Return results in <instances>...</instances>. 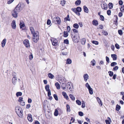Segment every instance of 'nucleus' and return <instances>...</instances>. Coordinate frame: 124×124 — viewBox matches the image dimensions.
Wrapping results in <instances>:
<instances>
[{
    "label": "nucleus",
    "instance_id": "052dcab7",
    "mask_svg": "<svg viewBox=\"0 0 124 124\" xmlns=\"http://www.w3.org/2000/svg\"><path fill=\"white\" fill-rule=\"evenodd\" d=\"M14 1V0H8V4H10L12 3Z\"/></svg>",
    "mask_w": 124,
    "mask_h": 124
},
{
    "label": "nucleus",
    "instance_id": "49530a36",
    "mask_svg": "<svg viewBox=\"0 0 124 124\" xmlns=\"http://www.w3.org/2000/svg\"><path fill=\"white\" fill-rule=\"evenodd\" d=\"M100 19L102 21H104V17L102 15H100Z\"/></svg>",
    "mask_w": 124,
    "mask_h": 124
},
{
    "label": "nucleus",
    "instance_id": "4468645a",
    "mask_svg": "<svg viewBox=\"0 0 124 124\" xmlns=\"http://www.w3.org/2000/svg\"><path fill=\"white\" fill-rule=\"evenodd\" d=\"M6 42V39H4L2 41L1 43V46L2 47H4L5 45Z\"/></svg>",
    "mask_w": 124,
    "mask_h": 124
},
{
    "label": "nucleus",
    "instance_id": "e433bc0d",
    "mask_svg": "<svg viewBox=\"0 0 124 124\" xmlns=\"http://www.w3.org/2000/svg\"><path fill=\"white\" fill-rule=\"evenodd\" d=\"M113 5L112 3H110L108 4V8L110 9H111L113 8Z\"/></svg>",
    "mask_w": 124,
    "mask_h": 124
},
{
    "label": "nucleus",
    "instance_id": "f3484780",
    "mask_svg": "<svg viewBox=\"0 0 124 124\" xmlns=\"http://www.w3.org/2000/svg\"><path fill=\"white\" fill-rule=\"evenodd\" d=\"M29 121L31 122L32 121V116L31 114H28L27 117Z\"/></svg>",
    "mask_w": 124,
    "mask_h": 124
},
{
    "label": "nucleus",
    "instance_id": "b1692460",
    "mask_svg": "<svg viewBox=\"0 0 124 124\" xmlns=\"http://www.w3.org/2000/svg\"><path fill=\"white\" fill-rule=\"evenodd\" d=\"M63 36L64 37H66L68 36V33L67 31H64L63 32Z\"/></svg>",
    "mask_w": 124,
    "mask_h": 124
},
{
    "label": "nucleus",
    "instance_id": "bb28decb",
    "mask_svg": "<svg viewBox=\"0 0 124 124\" xmlns=\"http://www.w3.org/2000/svg\"><path fill=\"white\" fill-rule=\"evenodd\" d=\"M72 62L70 58H68L66 61V64H70Z\"/></svg>",
    "mask_w": 124,
    "mask_h": 124
},
{
    "label": "nucleus",
    "instance_id": "0e129e2a",
    "mask_svg": "<svg viewBox=\"0 0 124 124\" xmlns=\"http://www.w3.org/2000/svg\"><path fill=\"white\" fill-rule=\"evenodd\" d=\"M20 102L21 105L22 106H24L25 105V103L24 101H21Z\"/></svg>",
    "mask_w": 124,
    "mask_h": 124
},
{
    "label": "nucleus",
    "instance_id": "a18cd8bd",
    "mask_svg": "<svg viewBox=\"0 0 124 124\" xmlns=\"http://www.w3.org/2000/svg\"><path fill=\"white\" fill-rule=\"evenodd\" d=\"M63 42H64V43H65L66 44H69V40L67 39L64 40Z\"/></svg>",
    "mask_w": 124,
    "mask_h": 124
},
{
    "label": "nucleus",
    "instance_id": "de8ad7c7",
    "mask_svg": "<svg viewBox=\"0 0 124 124\" xmlns=\"http://www.w3.org/2000/svg\"><path fill=\"white\" fill-rule=\"evenodd\" d=\"M61 81L62 82L61 83H64L66 84L65 82L66 81V79L65 78H63L61 79Z\"/></svg>",
    "mask_w": 124,
    "mask_h": 124
},
{
    "label": "nucleus",
    "instance_id": "ddd939ff",
    "mask_svg": "<svg viewBox=\"0 0 124 124\" xmlns=\"http://www.w3.org/2000/svg\"><path fill=\"white\" fill-rule=\"evenodd\" d=\"M30 30L31 31V33L33 35L34 33H36L37 32H38L37 31L35 32L34 30V28L32 27H31L30 28Z\"/></svg>",
    "mask_w": 124,
    "mask_h": 124
},
{
    "label": "nucleus",
    "instance_id": "cd10ccee",
    "mask_svg": "<svg viewBox=\"0 0 124 124\" xmlns=\"http://www.w3.org/2000/svg\"><path fill=\"white\" fill-rule=\"evenodd\" d=\"M96 61L95 60L93 59L91 62V64L93 66H94L96 64Z\"/></svg>",
    "mask_w": 124,
    "mask_h": 124
},
{
    "label": "nucleus",
    "instance_id": "c03bdc74",
    "mask_svg": "<svg viewBox=\"0 0 124 124\" xmlns=\"http://www.w3.org/2000/svg\"><path fill=\"white\" fill-rule=\"evenodd\" d=\"M109 75L110 77H112L113 75V72L109 71L108 72Z\"/></svg>",
    "mask_w": 124,
    "mask_h": 124
},
{
    "label": "nucleus",
    "instance_id": "a19ab883",
    "mask_svg": "<svg viewBox=\"0 0 124 124\" xmlns=\"http://www.w3.org/2000/svg\"><path fill=\"white\" fill-rule=\"evenodd\" d=\"M48 96V99L51 101L52 100L53 98L51 96V93H47Z\"/></svg>",
    "mask_w": 124,
    "mask_h": 124
},
{
    "label": "nucleus",
    "instance_id": "dca6fc26",
    "mask_svg": "<svg viewBox=\"0 0 124 124\" xmlns=\"http://www.w3.org/2000/svg\"><path fill=\"white\" fill-rule=\"evenodd\" d=\"M12 81L13 84L15 85L17 81L16 78L15 77H13L12 78Z\"/></svg>",
    "mask_w": 124,
    "mask_h": 124
},
{
    "label": "nucleus",
    "instance_id": "a878e982",
    "mask_svg": "<svg viewBox=\"0 0 124 124\" xmlns=\"http://www.w3.org/2000/svg\"><path fill=\"white\" fill-rule=\"evenodd\" d=\"M86 39L85 38L82 39L81 40V42L82 44L84 45L85 43Z\"/></svg>",
    "mask_w": 124,
    "mask_h": 124
},
{
    "label": "nucleus",
    "instance_id": "0eeeda50",
    "mask_svg": "<svg viewBox=\"0 0 124 124\" xmlns=\"http://www.w3.org/2000/svg\"><path fill=\"white\" fill-rule=\"evenodd\" d=\"M83 77L84 81L86 82L89 78V76L87 74H85L84 75Z\"/></svg>",
    "mask_w": 124,
    "mask_h": 124
},
{
    "label": "nucleus",
    "instance_id": "f03ea898",
    "mask_svg": "<svg viewBox=\"0 0 124 124\" xmlns=\"http://www.w3.org/2000/svg\"><path fill=\"white\" fill-rule=\"evenodd\" d=\"M33 40L34 42L37 43L39 39V35L38 32H37L33 35Z\"/></svg>",
    "mask_w": 124,
    "mask_h": 124
},
{
    "label": "nucleus",
    "instance_id": "603ef678",
    "mask_svg": "<svg viewBox=\"0 0 124 124\" xmlns=\"http://www.w3.org/2000/svg\"><path fill=\"white\" fill-rule=\"evenodd\" d=\"M78 114L79 115L81 116H82L83 115V113L81 111L79 112H78Z\"/></svg>",
    "mask_w": 124,
    "mask_h": 124
},
{
    "label": "nucleus",
    "instance_id": "4d7b16f0",
    "mask_svg": "<svg viewBox=\"0 0 124 124\" xmlns=\"http://www.w3.org/2000/svg\"><path fill=\"white\" fill-rule=\"evenodd\" d=\"M102 33H103V34L105 36H107L108 35V33L107 32L105 31H103L102 32Z\"/></svg>",
    "mask_w": 124,
    "mask_h": 124
},
{
    "label": "nucleus",
    "instance_id": "69168bd1",
    "mask_svg": "<svg viewBox=\"0 0 124 124\" xmlns=\"http://www.w3.org/2000/svg\"><path fill=\"white\" fill-rule=\"evenodd\" d=\"M105 122L106 124H110V122L109 120H105Z\"/></svg>",
    "mask_w": 124,
    "mask_h": 124
},
{
    "label": "nucleus",
    "instance_id": "2f4dec72",
    "mask_svg": "<svg viewBox=\"0 0 124 124\" xmlns=\"http://www.w3.org/2000/svg\"><path fill=\"white\" fill-rule=\"evenodd\" d=\"M54 115L55 116H57L58 115V110L55 109L54 112Z\"/></svg>",
    "mask_w": 124,
    "mask_h": 124
},
{
    "label": "nucleus",
    "instance_id": "2eb2a0df",
    "mask_svg": "<svg viewBox=\"0 0 124 124\" xmlns=\"http://www.w3.org/2000/svg\"><path fill=\"white\" fill-rule=\"evenodd\" d=\"M45 88L46 91L47 92V93H51V91L49 89V85H47L45 86Z\"/></svg>",
    "mask_w": 124,
    "mask_h": 124
},
{
    "label": "nucleus",
    "instance_id": "864d4df0",
    "mask_svg": "<svg viewBox=\"0 0 124 124\" xmlns=\"http://www.w3.org/2000/svg\"><path fill=\"white\" fill-rule=\"evenodd\" d=\"M51 23L50 20L49 19H48L47 22V24L48 25H50L51 24Z\"/></svg>",
    "mask_w": 124,
    "mask_h": 124
},
{
    "label": "nucleus",
    "instance_id": "58836bf2",
    "mask_svg": "<svg viewBox=\"0 0 124 124\" xmlns=\"http://www.w3.org/2000/svg\"><path fill=\"white\" fill-rule=\"evenodd\" d=\"M76 103L78 105H80L81 104V101L79 100H77L76 101Z\"/></svg>",
    "mask_w": 124,
    "mask_h": 124
},
{
    "label": "nucleus",
    "instance_id": "393cba45",
    "mask_svg": "<svg viewBox=\"0 0 124 124\" xmlns=\"http://www.w3.org/2000/svg\"><path fill=\"white\" fill-rule=\"evenodd\" d=\"M55 85L57 89H59L60 88V85L58 83L56 82L55 83Z\"/></svg>",
    "mask_w": 124,
    "mask_h": 124
},
{
    "label": "nucleus",
    "instance_id": "09e8293b",
    "mask_svg": "<svg viewBox=\"0 0 124 124\" xmlns=\"http://www.w3.org/2000/svg\"><path fill=\"white\" fill-rule=\"evenodd\" d=\"M117 63L116 62H112L111 64V66H114L116 65Z\"/></svg>",
    "mask_w": 124,
    "mask_h": 124
},
{
    "label": "nucleus",
    "instance_id": "9d476101",
    "mask_svg": "<svg viewBox=\"0 0 124 124\" xmlns=\"http://www.w3.org/2000/svg\"><path fill=\"white\" fill-rule=\"evenodd\" d=\"M71 83H70L68 82L66 85V89H65V90H66L67 89V90H69L70 91H71V90H70L71 87L70 86V85L71 84Z\"/></svg>",
    "mask_w": 124,
    "mask_h": 124
},
{
    "label": "nucleus",
    "instance_id": "6ab92c4d",
    "mask_svg": "<svg viewBox=\"0 0 124 124\" xmlns=\"http://www.w3.org/2000/svg\"><path fill=\"white\" fill-rule=\"evenodd\" d=\"M83 8L85 12L86 13H88V9L85 6H84Z\"/></svg>",
    "mask_w": 124,
    "mask_h": 124
},
{
    "label": "nucleus",
    "instance_id": "37998d69",
    "mask_svg": "<svg viewBox=\"0 0 124 124\" xmlns=\"http://www.w3.org/2000/svg\"><path fill=\"white\" fill-rule=\"evenodd\" d=\"M65 3V1L64 0H61V4L62 5V6L64 5Z\"/></svg>",
    "mask_w": 124,
    "mask_h": 124
},
{
    "label": "nucleus",
    "instance_id": "13d9d810",
    "mask_svg": "<svg viewBox=\"0 0 124 124\" xmlns=\"http://www.w3.org/2000/svg\"><path fill=\"white\" fill-rule=\"evenodd\" d=\"M115 46L116 47L117 49H119V45L117 44L116 43L115 44Z\"/></svg>",
    "mask_w": 124,
    "mask_h": 124
},
{
    "label": "nucleus",
    "instance_id": "f704fd0d",
    "mask_svg": "<svg viewBox=\"0 0 124 124\" xmlns=\"http://www.w3.org/2000/svg\"><path fill=\"white\" fill-rule=\"evenodd\" d=\"M69 96L72 100L73 101L75 100V98L73 95L70 94L69 95Z\"/></svg>",
    "mask_w": 124,
    "mask_h": 124
},
{
    "label": "nucleus",
    "instance_id": "9b49d317",
    "mask_svg": "<svg viewBox=\"0 0 124 124\" xmlns=\"http://www.w3.org/2000/svg\"><path fill=\"white\" fill-rule=\"evenodd\" d=\"M11 26L13 29H15L16 28V25L15 20H13L11 23Z\"/></svg>",
    "mask_w": 124,
    "mask_h": 124
},
{
    "label": "nucleus",
    "instance_id": "c9c22d12",
    "mask_svg": "<svg viewBox=\"0 0 124 124\" xmlns=\"http://www.w3.org/2000/svg\"><path fill=\"white\" fill-rule=\"evenodd\" d=\"M76 9V11L78 12H81L82 10L81 8L80 7H77Z\"/></svg>",
    "mask_w": 124,
    "mask_h": 124
},
{
    "label": "nucleus",
    "instance_id": "6e6552de",
    "mask_svg": "<svg viewBox=\"0 0 124 124\" xmlns=\"http://www.w3.org/2000/svg\"><path fill=\"white\" fill-rule=\"evenodd\" d=\"M56 20L57 22L59 24H60L61 23V20L60 18L58 17H55L54 18Z\"/></svg>",
    "mask_w": 124,
    "mask_h": 124
},
{
    "label": "nucleus",
    "instance_id": "72a5a7b5",
    "mask_svg": "<svg viewBox=\"0 0 124 124\" xmlns=\"http://www.w3.org/2000/svg\"><path fill=\"white\" fill-rule=\"evenodd\" d=\"M73 27L74 28L78 29V28L79 25L77 23H75L73 24Z\"/></svg>",
    "mask_w": 124,
    "mask_h": 124
},
{
    "label": "nucleus",
    "instance_id": "3c124183",
    "mask_svg": "<svg viewBox=\"0 0 124 124\" xmlns=\"http://www.w3.org/2000/svg\"><path fill=\"white\" fill-rule=\"evenodd\" d=\"M92 43H93L94 44L96 45H97L99 44L98 42L96 41L93 40L92 41Z\"/></svg>",
    "mask_w": 124,
    "mask_h": 124
},
{
    "label": "nucleus",
    "instance_id": "6e6d98bb",
    "mask_svg": "<svg viewBox=\"0 0 124 124\" xmlns=\"http://www.w3.org/2000/svg\"><path fill=\"white\" fill-rule=\"evenodd\" d=\"M118 33L120 35H122L123 33L122 31V30H118Z\"/></svg>",
    "mask_w": 124,
    "mask_h": 124
},
{
    "label": "nucleus",
    "instance_id": "7c9ffc66",
    "mask_svg": "<svg viewBox=\"0 0 124 124\" xmlns=\"http://www.w3.org/2000/svg\"><path fill=\"white\" fill-rule=\"evenodd\" d=\"M48 75V77L51 79L53 78L54 77V76L51 73H49Z\"/></svg>",
    "mask_w": 124,
    "mask_h": 124
},
{
    "label": "nucleus",
    "instance_id": "c756f323",
    "mask_svg": "<svg viewBox=\"0 0 124 124\" xmlns=\"http://www.w3.org/2000/svg\"><path fill=\"white\" fill-rule=\"evenodd\" d=\"M64 20H65H65L66 21H70V19L69 18V15H67L66 17L64 18Z\"/></svg>",
    "mask_w": 124,
    "mask_h": 124
},
{
    "label": "nucleus",
    "instance_id": "423d86ee",
    "mask_svg": "<svg viewBox=\"0 0 124 124\" xmlns=\"http://www.w3.org/2000/svg\"><path fill=\"white\" fill-rule=\"evenodd\" d=\"M51 41L53 45L56 46L58 44V41L56 39L53 38L51 39Z\"/></svg>",
    "mask_w": 124,
    "mask_h": 124
},
{
    "label": "nucleus",
    "instance_id": "338daca9",
    "mask_svg": "<svg viewBox=\"0 0 124 124\" xmlns=\"http://www.w3.org/2000/svg\"><path fill=\"white\" fill-rule=\"evenodd\" d=\"M32 101V100L31 99L29 98H28V102L29 103H31Z\"/></svg>",
    "mask_w": 124,
    "mask_h": 124
},
{
    "label": "nucleus",
    "instance_id": "e2e57ef3",
    "mask_svg": "<svg viewBox=\"0 0 124 124\" xmlns=\"http://www.w3.org/2000/svg\"><path fill=\"white\" fill-rule=\"evenodd\" d=\"M118 68V67L117 66H116L113 68V70H116Z\"/></svg>",
    "mask_w": 124,
    "mask_h": 124
},
{
    "label": "nucleus",
    "instance_id": "aec40b11",
    "mask_svg": "<svg viewBox=\"0 0 124 124\" xmlns=\"http://www.w3.org/2000/svg\"><path fill=\"white\" fill-rule=\"evenodd\" d=\"M67 108V112H69L70 111V107L69 105L67 104L66 106Z\"/></svg>",
    "mask_w": 124,
    "mask_h": 124
},
{
    "label": "nucleus",
    "instance_id": "c85d7f7f",
    "mask_svg": "<svg viewBox=\"0 0 124 124\" xmlns=\"http://www.w3.org/2000/svg\"><path fill=\"white\" fill-rule=\"evenodd\" d=\"M121 108V107L120 106L117 104L116 106V110L117 111H119Z\"/></svg>",
    "mask_w": 124,
    "mask_h": 124
},
{
    "label": "nucleus",
    "instance_id": "79ce46f5",
    "mask_svg": "<svg viewBox=\"0 0 124 124\" xmlns=\"http://www.w3.org/2000/svg\"><path fill=\"white\" fill-rule=\"evenodd\" d=\"M88 89L89 93H93V89L91 87L88 88Z\"/></svg>",
    "mask_w": 124,
    "mask_h": 124
},
{
    "label": "nucleus",
    "instance_id": "20e7f679",
    "mask_svg": "<svg viewBox=\"0 0 124 124\" xmlns=\"http://www.w3.org/2000/svg\"><path fill=\"white\" fill-rule=\"evenodd\" d=\"M71 37L73 42H78L79 41V37L77 38L76 36L75 35L73 36L72 34H71Z\"/></svg>",
    "mask_w": 124,
    "mask_h": 124
},
{
    "label": "nucleus",
    "instance_id": "5701e85b",
    "mask_svg": "<svg viewBox=\"0 0 124 124\" xmlns=\"http://www.w3.org/2000/svg\"><path fill=\"white\" fill-rule=\"evenodd\" d=\"M97 100L98 103L101 106H102V104L99 98L98 97H97Z\"/></svg>",
    "mask_w": 124,
    "mask_h": 124
},
{
    "label": "nucleus",
    "instance_id": "f8f14e48",
    "mask_svg": "<svg viewBox=\"0 0 124 124\" xmlns=\"http://www.w3.org/2000/svg\"><path fill=\"white\" fill-rule=\"evenodd\" d=\"M18 13L15 11L14 10L12 12V16L14 17L15 18H16L17 17V15L18 14Z\"/></svg>",
    "mask_w": 124,
    "mask_h": 124
},
{
    "label": "nucleus",
    "instance_id": "a211bd4d",
    "mask_svg": "<svg viewBox=\"0 0 124 124\" xmlns=\"http://www.w3.org/2000/svg\"><path fill=\"white\" fill-rule=\"evenodd\" d=\"M81 2L80 0H78L75 2V4L76 6H79L81 4Z\"/></svg>",
    "mask_w": 124,
    "mask_h": 124
},
{
    "label": "nucleus",
    "instance_id": "ea45409f",
    "mask_svg": "<svg viewBox=\"0 0 124 124\" xmlns=\"http://www.w3.org/2000/svg\"><path fill=\"white\" fill-rule=\"evenodd\" d=\"M82 103L81 107L82 108H84L85 107V102L83 101H82Z\"/></svg>",
    "mask_w": 124,
    "mask_h": 124
},
{
    "label": "nucleus",
    "instance_id": "f257e3e1",
    "mask_svg": "<svg viewBox=\"0 0 124 124\" xmlns=\"http://www.w3.org/2000/svg\"><path fill=\"white\" fill-rule=\"evenodd\" d=\"M15 112L18 116L20 118H22L23 116V111L21 108L19 106L16 107L15 108Z\"/></svg>",
    "mask_w": 124,
    "mask_h": 124
},
{
    "label": "nucleus",
    "instance_id": "1a4fd4ad",
    "mask_svg": "<svg viewBox=\"0 0 124 124\" xmlns=\"http://www.w3.org/2000/svg\"><path fill=\"white\" fill-rule=\"evenodd\" d=\"M60 83L61 84L62 88L64 90H65V89H66V84L64 83H61V81Z\"/></svg>",
    "mask_w": 124,
    "mask_h": 124
},
{
    "label": "nucleus",
    "instance_id": "774afa93",
    "mask_svg": "<svg viewBox=\"0 0 124 124\" xmlns=\"http://www.w3.org/2000/svg\"><path fill=\"white\" fill-rule=\"evenodd\" d=\"M120 10L121 12H123L124 11V6L121 7L120 9Z\"/></svg>",
    "mask_w": 124,
    "mask_h": 124
},
{
    "label": "nucleus",
    "instance_id": "4c0bfd02",
    "mask_svg": "<svg viewBox=\"0 0 124 124\" xmlns=\"http://www.w3.org/2000/svg\"><path fill=\"white\" fill-rule=\"evenodd\" d=\"M20 28L22 29L23 27H24L25 26L24 24V23H22L21 22H20Z\"/></svg>",
    "mask_w": 124,
    "mask_h": 124
},
{
    "label": "nucleus",
    "instance_id": "7ed1b4c3",
    "mask_svg": "<svg viewBox=\"0 0 124 124\" xmlns=\"http://www.w3.org/2000/svg\"><path fill=\"white\" fill-rule=\"evenodd\" d=\"M22 6V4L19 3L16 6L14 10L15 11L19 13L23 9V8Z\"/></svg>",
    "mask_w": 124,
    "mask_h": 124
},
{
    "label": "nucleus",
    "instance_id": "5fc2aeb1",
    "mask_svg": "<svg viewBox=\"0 0 124 124\" xmlns=\"http://www.w3.org/2000/svg\"><path fill=\"white\" fill-rule=\"evenodd\" d=\"M111 11L110 10H108L107 11V13L108 16H110L111 15Z\"/></svg>",
    "mask_w": 124,
    "mask_h": 124
},
{
    "label": "nucleus",
    "instance_id": "412c9836",
    "mask_svg": "<svg viewBox=\"0 0 124 124\" xmlns=\"http://www.w3.org/2000/svg\"><path fill=\"white\" fill-rule=\"evenodd\" d=\"M93 24L94 25H97L98 24V21L96 20H94L93 21Z\"/></svg>",
    "mask_w": 124,
    "mask_h": 124
},
{
    "label": "nucleus",
    "instance_id": "4be33fe9",
    "mask_svg": "<svg viewBox=\"0 0 124 124\" xmlns=\"http://www.w3.org/2000/svg\"><path fill=\"white\" fill-rule=\"evenodd\" d=\"M111 56L114 60H116L117 59V55L116 54H112Z\"/></svg>",
    "mask_w": 124,
    "mask_h": 124
},
{
    "label": "nucleus",
    "instance_id": "680f3d73",
    "mask_svg": "<svg viewBox=\"0 0 124 124\" xmlns=\"http://www.w3.org/2000/svg\"><path fill=\"white\" fill-rule=\"evenodd\" d=\"M106 61L108 63H109V58L107 56L106 57Z\"/></svg>",
    "mask_w": 124,
    "mask_h": 124
},
{
    "label": "nucleus",
    "instance_id": "bf43d9fd",
    "mask_svg": "<svg viewBox=\"0 0 124 124\" xmlns=\"http://www.w3.org/2000/svg\"><path fill=\"white\" fill-rule=\"evenodd\" d=\"M67 29L68 32H70V27L69 26H67Z\"/></svg>",
    "mask_w": 124,
    "mask_h": 124
},
{
    "label": "nucleus",
    "instance_id": "39448f33",
    "mask_svg": "<svg viewBox=\"0 0 124 124\" xmlns=\"http://www.w3.org/2000/svg\"><path fill=\"white\" fill-rule=\"evenodd\" d=\"M23 43L24 46L27 47H29L30 46L29 41L28 40L26 39L24 40L23 42Z\"/></svg>",
    "mask_w": 124,
    "mask_h": 124
},
{
    "label": "nucleus",
    "instance_id": "473e14b6",
    "mask_svg": "<svg viewBox=\"0 0 124 124\" xmlns=\"http://www.w3.org/2000/svg\"><path fill=\"white\" fill-rule=\"evenodd\" d=\"M63 95L64 96V97L66 98L67 100L69 99V98L67 94V93H62Z\"/></svg>",
    "mask_w": 124,
    "mask_h": 124
},
{
    "label": "nucleus",
    "instance_id": "8fccbe9b",
    "mask_svg": "<svg viewBox=\"0 0 124 124\" xmlns=\"http://www.w3.org/2000/svg\"><path fill=\"white\" fill-rule=\"evenodd\" d=\"M53 96L54 98L57 101L58 100L57 96L56 94H54Z\"/></svg>",
    "mask_w": 124,
    "mask_h": 124
}]
</instances>
